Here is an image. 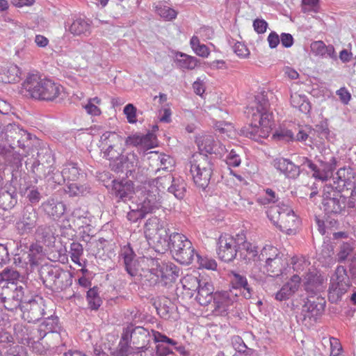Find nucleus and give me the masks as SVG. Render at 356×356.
<instances>
[{"label": "nucleus", "mask_w": 356, "mask_h": 356, "mask_svg": "<svg viewBox=\"0 0 356 356\" xmlns=\"http://www.w3.org/2000/svg\"><path fill=\"white\" fill-rule=\"evenodd\" d=\"M273 98L271 91H262L255 96V106L251 109V123L240 129V135L257 142L268 137L274 126L270 103Z\"/></svg>", "instance_id": "1"}, {"label": "nucleus", "mask_w": 356, "mask_h": 356, "mask_svg": "<svg viewBox=\"0 0 356 356\" xmlns=\"http://www.w3.org/2000/svg\"><path fill=\"white\" fill-rule=\"evenodd\" d=\"M29 95L40 101H55L63 92V88L49 79H42L38 74H29L22 84Z\"/></svg>", "instance_id": "2"}, {"label": "nucleus", "mask_w": 356, "mask_h": 356, "mask_svg": "<svg viewBox=\"0 0 356 356\" xmlns=\"http://www.w3.org/2000/svg\"><path fill=\"white\" fill-rule=\"evenodd\" d=\"M269 220L287 234L296 233L298 220L293 211L287 205L272 206L267 211Z\"/></svg>", "instance_id": "3"}, {"label": "nucleus", "mask_w": 356, "mask_h": 356, "mask_svg": "<svg viewBox=\"0 0 356 356\" xmlns=\"http://www.w3.org/2000/svg\"><path fill=\"white\" fill-rule=\"evenodd\" d=\"M144 232L149 240L164 249H169L170 247L173 233L170 234V229L166 221L157 217H152L146 221Z\"/></svg>", "instance_id": "4"}, {"label": "nucleus", "mask_w": 356, "mask_h": 356, "mask_svg": "<svg viewBox=\"0 0 356 356\" xmlns=\"http://www.w3.org/2000/svg\"><path fill=\"white\" fill-rule=\"evenodd\" d=\"M28 292L26 283L17 284L11 283L10 285H3L0 293L1 302L6 309L10 312H15L24 306L29 299L26 296Z\"/></svg>", "instance_id": "5"}, {"label": "nucleus", "mask_w": 356, "mask_h": 356, "mask_svg": "<svg viewBox=\"0 0 356 356\" xmlns=\"http://www.w3.org/2000/svg\"><path fill=\"white\" fill-rule=\"evenodd\" d=\"M191 173L195 185L205 189L213 173V164L207 155L195 154L191 161Z\"/></svg>", "instance_id": "6"}, {"label": "nucleus", "mask_w": 356, "mask_h": 356, "mask_svg": "<svg viewBox=\"0 0 356 356\" xmlns=\"http://www.w3.org/2000/svg\"><path fill=\"white\" fill-rule=\"evenodd\" d=\"M169 250L174 259L184 265L192 264L197 254L191 241L184 234L177 232H173Z\"/></svg>", "instance_id": "7"}, {"label": "nucleus", "mask_w": 356, "mask_h": 356, "mask_svg": "<svg viewBox=\"0 0 356 356\" xmlns=\"http://www.w3.org/2000/svg\"><path fill=\"white\" fill-rule=\"evenodd\" d=\"M103 157L108 159L113 170V165L123 156V138L115 132L106 131L100 137Z\"/></svg>", "instance_id": "8"}, {"label": "nucleus", "mask_w": 356, "mask_h": 356, "mask_svg": "<svg viewBox=\"0 0 356 356\" xmlns=\"http://www.w3.org/2000/svg\"><path fill=\"white\" fill-rule=\"evenodd\" d=\"M346 193H343L340 189H335L332 184L325 185L323 188V208L327 214H340L345 210L346 206Z\"/></svg>", "instance_id": "9"}, {"label": "nucleus", "mask_w": 356, "mask_h": 356, "mask_svg": "<svg viewBox=\"0 0 356 356\" xmlns=\"http://www.w3.org/2000/svg\"><path fill=\"white\" fill-rule=\"evenodd\" d=\"M350 286L351 282L346 269L342 266H337L331 278L329 287L328 298L330 301L332 303H337L341 299L342 296L348 291Z\"/></svg>", "instance_id": "10"}, {"label": "nucleus", "mask_w": 356, "mask_h": 356, "mask_svg": "<svg viewBox=\"0 0 356 356\" xmlns=\"http://www.w3.org/2000/svg\"><path fill=\"white\" fill-rule=\"evenodd\" d=\"M185 281H188L195 285L194 289L187 287L186 284L183 286L190 298L193 296V291H197L195 300L200 305L208 306L213 302L215 293H213L214 288L211 282L200 280L196 277H189Z\"/></svg>", "instance_id": "11"}, {"label": "nucleus", "mask_w": 356, "mask_h": 356, "mask_svg": "<svg viewBox=\"0 0 356 356\" xmlns=\"http://www.w3.org/2000/svg\"><path fill=\"white\" fill-rule=\"evenodd\" d=\"M54 158L52 151L46 147H42L37 153V159L31 165V171L39 178L49 179L54 176Z\"/></svg>", "instance_id": "12"}, {"label": "nucleus", "mask_w": 356, "mask_h": 356, "mask_svg": "<svg viewBox=\"0 0 356 356\" xmlns=\"http://www.w3.org/2000/svg\"><path fill=\"white\" fill-rule=\"evenodd\" d=\"M147 262L148 269L151 275L156 276L155 282L161 277V280L165 281V284L172 282L178 277L179 270L177 267L172 262H164L158 259H143Z\"/></svg>", "instance_id": "13"}, {"label": "nucleus", "mask_w": 356, "mask_h": 356, "mask_svg": "<svg viewBox=\"0 0 356 356\" xmlns=\"http://www.w3.org/2000/svg\"><path fill=\"white\" fill-rule=\"evenodd\" d=\"M239 246V234L236 236L221 234L218 241L217 253L219 258L225 261H232L237 257Z\"/></svg>", "instance_id": "14"}, {"label": "nucleus", "mask_w": 356, "mask_h": 356, "mask_svg": "<svg viewBox=\"0 0 356 356\" xmlns=\"http://www.w3.org/2000/svg\"><path fill=\"white\" fill-rule=\"evenodd\" d=\"M113 171L115 172H126V176L132 179L139 180L141 175L139 174V161L136 154L134 152L127 153L115 163L113 167Z\"/></svg>", "instance_id": "15"}, {"label": "nucleus", "mask_w": 356, "mask_h": 356, "mask_svg": "<svg viewBox=\"0 0 356 356\" xmlns=\"http://www.w3.org/2000/svg\"><path fill=\"white\" fill-rule=\"evenodd\" d=\"M153 331L152 330L150 332L143 327L137 326L134 328L128 327L122 333L127 335L128 340L134 348L148 349L151 339H154Z\"/></svg>", "instance_id": "16"}, {"label": "nucleus", "mask_w": 356, "mask_h": 356, "mask_svg": "<svg viewBox=\"0 0 356 356\" xmlns=\"http://www.w3.org/2000/svg\"><path fill=\"white\" fill-rule=\"evenodd\" d=\"M5 140L10 142V146H17L22 149L29 147L31 135L19 125L12 123L4 127Z\"/></svg>", "instance_id": "17"}, {"label": "nucleus", "mask_w": 356, "mask_h": 356, "mask_svg": "<svg viewBox=\"0 0 356 356\" xmlns=\"http://www.w3.org/2000/svg\"><path fill=\"white\" fill-rule=\"evenodd\" d=\"M238 293L234 291H224L214 293L211 311L215 315L225 316L229 307L237 300Z\"/></svg>", "instance_id": "18"}, {"label": "nucleus", "mask_w": 356, "mask_h": 356, "mask_svg": "<svg viewBox=\"0 0 356 356\" xmlns=\"http://www.w3.org/2000/svg\"><path fill=\"white\" fill-rule=\"evenodd\" d=\"M38 220L36 210L32 206L25 207L15 225L17 233L20 235L29 234L36 227Z\"/></svg>", "instance_id": "19"}, {"label": "nucleus", "mask_w": 356, "mask_h": 356, "mask_svg": "<svg viewBox=\"0 0 356 356\" xmlns=\"http://www.w3.org/2000/svg\"><path fill=\"white\" fill-rule=\"evenodd\" d=\"M14 334L17 341L23 345L32 347L33 350L40 346L38 335L35 328L27 327L22 323H16L13 327Z\"/></svg>", "instance_id": "20"}, {"label": "nucleus", "mask_w": 356, "mask_h": 356, "mask_svg": "<svg viewBox=\"0 0 356 356\" xmlns=\"http://www.w3.org/2000/svg\"><path fill=\"white\" fill-rule=\"evenodd\" d=\"M120 256L123 259L125 270L132 277L138 275L140 269L143 270L141 268V263L147 264V262L143 261V259H150L146 257L136 259V255L129 245H124L121 249Z\"/></svg>", "instance_id": "21"}, {"label": "nucleus", "mask_w": 356, "mask_h": 356, "mask_svg": "<svg viewBox=\"0 0 356 356\" xmlns=\"http://www.w3.org/2000/svg\"><path fill=\"white\" fill-rule=\"evenodd\" d=\"M85 175L86 174L79 168L78 163L70 162L64 165L60 174L58 171H56L49 179H51L54 183L60 184L61 181L65 180L76 181L80 178L84 177Z\"/></svg>", "instance_id": "22"}, {"label": "nucleus", "mask_w": 356, "mask_h": 356, "mask_svg": "<svg viewBox=\"0 0 356 356\" xmlns=\"http://www.w3.org/2000/svg\"><path fill=\"white\" fill-rule=\"evenodd\" d=\"M196 143L200 150L199 154H222L225 152V147L220 141L216 140L211 135H203L196 138Z\"/></svg>", "instance_id": "23"}, {"label": "nucleus", "mask_w": 356, "mask_h": 356, "mask_svg": "<svg viewBox=\"0 0 356 356\" xmlns=\"http://www.w3.org/2000/svg\"><path fill=\"white\" fill-rule=\"evenodd\" d=\"M230 284L232 289L229 291H234V293H242L245 299H250L252 297L253 290L248 284L246 277L234 271L229 274Z\"/></svg>", "instance_id": "24"}, {"label": "nucleus", "mask_w": 356, "mask_h": 356, "mask_svg": "<svg viewBox=\"0 0 356 356\" xmlns=\"http://www.w3.org/2000/svg\"><path fill=\"white\" fill-rule=\"evenodd\" d=\"M259 254L257 248L246 241L245 234H239V246L237 254L239 259L245 263H250L252 261H259Z\"/></svg>", "instance_id": "25"}, {"label": "nucleus", "mask_w": 356, "mask_h": 356, "mask_svg": "<svg viewBox=\"0 0 356 356\" xmlns=\"http://www.w3.org/2000/svg\"><path fill=\"white\" fill-rule=\"evenodd\" d=\"M23 316L29 322H37L42 318L44 314L41 302L39 303L35 299L30 298L20 309Z\"/></svg>", "instance_id": "26"}, {"label": "nucleus", "mask_w": 356, "mask_h": 356, "mask_svg": "<svg viewBox=\"0 0 356 356\" xmlns=\"http://www.w3.org/2000/svg\"><path fill=\"white\" fill-rule=\"evenodd\" d=\"M273 166L280 173L289 179H296L300 174V167L288 159L277 158L273 161Z\"/></svg>", "instance_id": "27"}, {"label": "nucleus", "mask_w": 356, "mask_h": 356, "mask_svg": "<svg viewBox=\"0 0 356 356\" xmlns=\"http://www.w3.org/2000/svg\"><path fill=\"white\" fill-rule=\"evenodd\" d=\"M40 208L48 217L54 220L60 218L65 211V205L54 198H49L42 202Z\"/></svg>", "instance_id": "28"}, {"label": "nucleus", "mask_w": 356, "mask_h": 356, "mask_svg": "<svg viewBox=\"0 0 356 356\" xmlns=\"http://www.w3.org/2000/svg\"><path fill=\"white\" fill-rule=\"evenodd\" d=\"M300 280L298 275H293L290 280L275 293V298L278 301L289 299L298 291Z\"/></svg>", "instance_id": "29"}, {"label": "nucleus", "mask_w": 356, "mask_h": 356, "mask_svg": "<svg viewBox=\"0 0 356 356\" xmlns=\"http://www.w3.org/2000/svg\"><path fill=\"white\" fill-rule=\"evenodd\" d=\"M304 286L308 296H322L321 293L325 289L323 279L317 274H307Z\"/></svg>", "instance_id": "30"}, {"label": "nucleus", "mask_w": 356, "mask_h": 356, "mask_svg": "<svg viewBox=\"0 0 356 356\" xmlns=\"http://www.w3.org/2000/svg\"><path fill=\"white\" fill-rule=\"evenodd\" d=\"M138 204L146 214L152 213L161 207L162 197L159 193L149 191Z\"/></svg>", "instance_id": "31"}, {"label": "nucleus", "mask_w": 356, "mask_h": 356, "mask_svg": "<svg viewBox=\"0 0 356 356\" xmlns=\"http://www.w3.org/2000/svg\"><path fill=\"white\" fill-rule=\"evenodd\" d=\"M38 338L42 340L47 334L49 333L60 334V327L58 323L57 316H50L46 318L36 328Z\"/></svg>", "instance_id": "32"}, {"label": "nucleus", "mask_w": 356, "mask_h": 356, "mask_svg": "<svg viewBox=\"0 0 356 356\" xmlns=\"http://www.w3.org/2000/svg\"><path fill=\"white\" fill-rule=\"evenodd\" d=\"M337 159L331 156L328 161H321L320 166L316 165V170L313 177L321 180H326L332 175L337 167Z\"/></svg>", "instance_id": "33"}, {"label": "nucleus", "mask_w": 356, "mask_h": 356, "mask_svg": "<svg viewBox=\"0 0 356 356\" xmlns=\"http://www.w3.org/2000/svg\"><path fill=\"white\" fill-rule=\"evenodd\" d=\"M156 172L159 174V175L150 181V184L155 186L156 188L155 192L159 193L158 191L164 190L165 188H167L168 191L169 186L173 183L175 177H173L170 172L166 170V168L162 169L158 168Z\"/></svg>", "instance_id": "34"}, {"label": "nucleus", "mask_w": 356, "mask_h": 356, "mask_svg": "<svg viewBox=\"0 0 356 356\" xmlns=\"http://www.w3.org/2000/svg\"><path fill=\"white\" fill-rule=\"evenodd\" d=\"M288 266V260L283 254L280 257L270 261L267 264H264V267L268 275L271 277H278L282 275L283 270Z\"/></svg>", "instance_id": "35"}, {"label": "nucleus", "mask_w": 356, "mask_h": 356, "mask_svg": "<svg viewBox=\"0 0 356 356\" xmlns=\"http://www.w3.org/2000/svg\"><path fill=\"white\" fill-rule=\"evenodd\" d=\"M132 183L127 181L123 184L121 181H113L112 194L119 199V201L127 202L132 197Z\"/></svg>", "instance_id": "36"}, {"label": "nucleus", "mask_w": 356, "mask_h": 356, "mask_svg": "<svg viewBox=\"0 0 356 356\" xmlns=\"http://www.w3.org/2000/svg\"><path fill=\"white\" fill-rule=\"evenodd\" d=\"M10 324V320L6 314L0 313V348H7L15 343L13 335L6 330V327Z\"/></svg>", "instance_id": "37"}, {"label": "nucleus", "mask_w": 356, "mask_h": 356, "mask_svg": "<svg viewBox=\"0 0 356 356\" xmlns=\"http://www.w3.org/2000/svg\"><path fill=\"white\" fill-rule=\"evenodd\" d=\"M17 193L14 188H1L0 191V207L9 210L17 204Z\"/></svg>", "instance_id": "38"}, {"label": "nucleus", "mask_w": 356, "mask_h": 356, "mask_svg": "<svg viewBox=\"0 0 356 356\" xmlns=\"http://www.w3.org/2000/svg\"><path fill=\"white\" fill-rule=\"evenodd\" d=\"M317 311V309L313 310L310 305L307 306L304 304L298 316V321L307 327L312 326L320 316Z\"/></svg>", "instance_id": "39"}, {"label": "nucleus", "mask_w": 356, "mask_h": 356, "mask_svg": "<svg viewBox=\"0 0 356 356\" xmlns=\"http://www.w3.org/2000/svg\"><path fill=\"white\" fill-rule=\"evenodd\" d=\"M21 71L14 64H10L0 74V81L5 83H15L19 81Z\"/></svg>", "instance_id": "40"}, {"label": "nucleus", "mask_w": 356, "mask_h": 356, "mask_svg": "<svg viewBox=\"0 0 356 356\" xmlns=\"http://www.w3.org/2000/svg\"><path fill=\"white\" fill-rule=\"evenodd\" d=\"M70 197L85 196L91 193V187L88 184L70 183L65 190Z\"/></svg>", "instance_id": "41"}, {"label": "nucleus", "mask_w": 356, "mask_h": 356, "mask_svg": "<svg viewBox=\"0 0 356 356\" xmlns=\"http://www.w3.org/2000/svg\"><path fill=\"white\" fill-rule=\"evenodd\" d=\"M186 183L181 177H175L173 183L169 186L168 192L174 195L178 200H183L186 193Z\"/></svg>", "instance_id": "42"}, {"label": "nucleus", "mask_w": 356, "mask_h": 356, "mask_svg": "<svg viewBox=\"0 0 356 356\" xmlns=\"http://www.w3.org/2000/svg\"><path fill=\"white\" fill-rule=\"evenodd\" d=\"M60 271L61 270L52 267L42 268L41 270L40 276L44 284L47 287L52 289Z\"/></svg>", "instance_id": "43"}, {"label": "nucleus", "mask_w": 356, "mask_h": 356, "mask_svg": "<svg viewBox=\"0 0 356 356\" xmlns=\"http://www.w3.org/2000/svg\"><path fill=\"white\" fill-rule=\"evenodd\" d=\"M133 348H134L128 340L127 335L122 333L117 347L111 354L112 356H129Z\"/></svg>", "instance_id": "44"}, {"label": "nucleus", "mask_w": 356, "mask_h": 356, "mask_svg": "<svg viewBox=\"0 0 356 356\" xmlns=\"http://www.w3.org/2000/svg\"><path fill=\"white\" fill-rule=\"evenodd\" d=\"M291 104L293 107L298 108L303 113H308L311 110L309 102L305 95L295 93L291 95Z\"/></svg>", "instance_id": "45"}, {"label": "nucleus", "mask_w": 356, "mask_h": 356, "mask_svg": "<svg viewBox=\"0 0 356 356\" xmlns=\"http://www.w3.org/2000/svg\"><path fill=\"white\" fill-rule=\"evenodd\" d=\"M72 284V275L67 271L61 270L51 290L61 291L66 289Z\"/></svg>", "instance_id": "46"}, {"label": "nucleus", "mask_w": 356, "mask_h": 356, "mask_svg": "<svg viewBox=\"0 0 356 356\" xmlns=\"http://www.w3.org/2000/svg\"><path fill=\"white\" fill-rule=\"evenodd\" d=\"M153 337H154V341L155 343H166L171 345L174 347V348L177 350L180 354L185 355L186 354V350L184 346L178 345V342L173 340L172 339H170L166 335L158 332V331H153Z\"/></svg>", "instance_id": "47"}, {"label": "nucleus", "mask_w": 356, "mask_h": 356, "mask_svg": "<svg viewBox=\"0 0 356 356\" xmlns=\"http://www.w3.org/2000/svg\"><path fill=\"white\" fill-rule=\"evenodd\" d=\"M282 254H283L280 252L277 248L271 245H266L261 250L258 256V261H264L265 264H267L270 262V261L275 259V258L280 257V255Z\"/></svg>", "instance_id": "48"}, {"label": "nucleus", "mask_w": 356, "mask_h": 356, "mask_svg": "<svg viewBox=\"0 0 356 356\" xmlns=\"http://www.w3.org/2000/svg\"><path fill=\"white\" fill-rule=\"evenodd\" d=\"M69 26V31L71 33L76 35H79L85 33L90 28L89 24L81 18L76 19L72 23H65V27Z\"/></svg>", "instance_id": "49"}, {"label": "nucleus", "mask_w": 356, "mask_h": 356, "mask_svg": "<svg viewBox=\"0 0 356 356\" xmlns=\"http://www.w3.org/2000/svg\"><path fill=\"white\" fill-rule=\"evenodd\" d=\"M154 8L156 13L165 21H172L177 16V12L175 10L162 2H159Z\"/></svg>", "instance_id": "50"}, {"label": "nucleus", "mask_w": 356, "mask_h": 356, "mask_svg": "<svg viewBox=\"0 0 356 356\" xmlns=\"http://www.w3.org/2000/svg\"><path fill=\"white\" fill-rule=\"evenodd\" d=\"M326 301L323 296H307L305 305L309 306L314 310L318 309L317 312L321 316L325 310Z\"/></svg>", "instance_id": "51"}, {"label": "nucleus", "mask_w": 356, "mask_h": 356, "mask_svg": "<svg viewBox=\"0 0 356 356\" xmlns=\"http://www.w3.org/2000/svg\"><path fill=\"white\" fill-rule=\"evenodd\" d=\"M4 274L6 278V284L10 285L11 283L17 284L25 283L24 280V275H21L18 271L13 268H6L4 269Z\"/></svg>", "instance_id": "52"}, {"label": "nucleus", "mask_w": 356, "mask_h": 356, "mask_svg": "<svg viewBox=\"0 0 356 356\" xmlns=\"http://www.w3.org/2000/svg\"><path fill=\"white\" fill-rule=\"evenodd\" d=\"M354 245L352 242H345L340 245L339 252L336 255L338 262H343L348 259V256L353 252Z\"/></svg>", "instance_id": "53"}, {"label": "nucleus", "mask_w": 356, "mask_h": 356, "mask_svg": "<svg viewBox=\"0 0 356 356\" xmlns=\"http://www.w3.org/2000/svg\"><path fill=\"white\" fill-rule=\"evenodd\" d=\"M355 175L353 177H348L346 180H340V181H333V184L332 187H334L335 189H340V191L343 193H346L352 187L355 185Z\"/></svg>", "instance_id": "54"}, {"label": "nucleus", "mask_w": 356, "mask_h": 356, "mask_svg": "<svg viewBox=\"0 0 356 356\" xmlns=\"http://www.w3.org/2000/svg\"><path fill=\"white\" fill-rule=\"evenodd\" d=\"M101 104V99L97 97H93L88 99V102L86 104L83 108L86 111L87 113L91 115H99L101 114V110L97 106Z\"/></svg>", "instance_id": "55"}, {"label": "nucleus", "mask_w": 356, "mask_h": 356, "mask_svg": "<svg viewBox=\"0 0 356 356\" xmlns=\"http://www.w3.org/2000/svg\"><path fill=\"white\" fill-rule=\"evenodd\" d=\"M195 259H196L197 263L199 264V268L215 270L217 267V264L213 259L202 257L197 253L195 254Z\"/></svg>", "instance_id": "56"}, {"label": "nucleus", "mask_w": 356, "mask_h": 356, "mask_svg": "<svg viewBox=\"0 0 356 356\" xmlns=\"http://www.w3.org/2000/svg\"><path fill=\"white\" fill-rule=\"evenodd\" d=\"M83 248L81 243L73 242L70 245V257L73 262L80 265V257L83 254Z\"/></svg>", "instance_id": "57"}, {"label": "nucleus", "mask_w": 356, "mask_h": 356, "mask_svg": "<svg viewBox=\"0 0 356 356\" xmlns=\"http://www.w3.org/2000/svg\"><path fill=\"white\" fill-rule=\"evenodd\" d=\"M129 207L131 210L129 212H128L127 218L129 221L132 222H136L138 220L144 218L147 215L145 211L141 209L139 204H137L134 207Z\"/></svg>", "instance_id": "58"}, {"label": "nucleus", "mask_w": 356, "mask_h": 356, "mask_svg": "<svg viewBox=\"0 0 356 356\" xmlns=\"http://www.w3.org/2000/svg\"><path fill=\"white\" fill-rule=\"evenodd\" d=\"M170 300L166 298H163V302H159L156 307L158 314L163 318L169 316Z\"/></svg>", "instance_id": "59"}, {"label": "nucleus", "mask_w": 356, "mask_h": 356, "mask_svg": "<svg viewBox=\"0 0 356 356\" xmlns=\"http://www.w3.org/2000/svg\"><path fill=\"white\" fill-rule=\"evenodd\" d=\"M181 57L183 58L179 60V62L181 67L193 70L197 66V59L196 58L183 54H181Z\"/></svg>", "instance_id": "60"}, {"label": "nucleus", "mask_w": 356, "mask_h": 356, "mask_svg": "<svg viewBox=\"0 0 356 356\" xmlns=\"http://www.w3.org/2000/svg\"><path fill=\"white\" fill-rule=\"evenodd\" d=\"M136 108L132 104H128L124 106L123 112L129 123L136 122Z\"/></svg>", "instance_id": "61"}, {"label": "nucleus", "mask_w": 356, "mask_h": 356, "mask_svg": "<svg viewBox=\"0 0 356 356\" xmlns=\"http://www.w3.org/2000/svg\"><path fill=\"white\" fill-rule=\"evenodd\" d=\"M353 175H355V172L352 168H341L337 171L336 177H333V180H346L348 177H353Z\"/></svg>", "instance_id": "62"}, {"label": "nucleus", "mask_w": 356, "mask_h": 356, "mask_svg": "<svg viewBox=\"0 0 356 356\" xmlns=\"http://www.w3.org/2000/svg\"><path fill=\"white\" fill-rule=\"evenodd\" d=\"M233 49L234 53L241 58H245L250 54L249 50L246 47V46L244 44L239 42L235 43V44L233 47Z\"/></svg>", "instance_id": "63"}, {"label": "nucleus", "mask_w": 356, "mask_h": 356, "mask_svg": "<svg viewBox=\"0 0 356 356\" xmlns=\"http://www.w3.org/2000/svg\"><path fill=\"white\" fill-rule=\"evenodd\" d=\"M325 44L321 41H315L311 44V49L316 55L325 56Z\"/></svg>", "instance_id": "64"}]
</instances>
